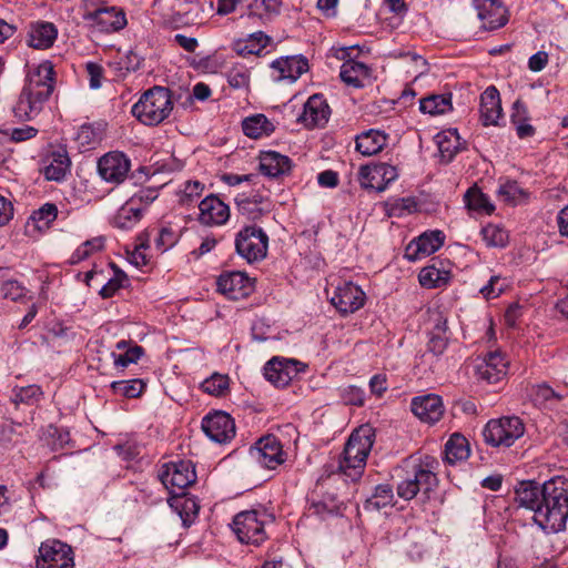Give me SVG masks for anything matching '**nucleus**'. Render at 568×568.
<instances>
[{
    "label": "nucleus",
    "mask_w": 568,
    "mask_h": 568,
    "mask_svg": "<svg viewBox=\"0 0 568 568\" xmlns=\"http://www.w3.org/2000/svg\"><path fill=\"white\" fill-rule=\"evenodd\" d=\"M387 135L378 130H368L356 138V150L363 155H374L386 144Z\"/></svg>",
    "instance_id": "nucleus-35"
},
{
    "label": "nucleus",
    "mask_w": 568,
    "mask_h": 568,
    "mask_svg": "<svg viewBox=\"0 0 568 568\" xmlns=\"http://www.w3.org/2000/svg\"><path fill=\"white\" fill-rule=\"evenodd\" d=\"M452 109V94H433L419 101V110L430 115L445 114Z\"/></svg>",
    "instance_id": "nucleus-40"
},
{
    "label": "nucleus",
    "mask_w": 568,
    "mask_h": 568,
    "mask_svg": "<svg viewBox=\"0 0 568 568\" xmlns=\"http://www.w3.org/2000/svg\"><path fill=\"white\" fill-rule=\"evenodd\" d=\"M70 164L67 151L59 149L45 159L42 171L47 180L60 182L70 171Z\"/></svg>",
    "instance_id": "nucleus-30"
},
{
    "label": "nucleus",
    "mask_w": 568,
    "mask_h": 568,
    "mask_svg": "<svg viewBox=\"0 0 568 568\" xmlns=\"http://www.w3.org/2000/svg\"><path fill=\"white\" fill-rule=\"evenodd\" d=\"M485 244L489 247H504L508 242V233L496 224H488L480 231Z\"/></svg>",
    "instance_id": "nucleus-44"
},
{
    "label": "nucleus",
    "mask_w": 568,
    "mask_h": 568,
    "mask_svg": "<svg viewBox=\"0 0 568 568\" xmlns=\"http://www.w3.org/2000/svg\"><path fill=\"white\" fill-rule=\"evenodd\" d=\"M480 121L483 125H497L503 109L498 90L490 85L480 95Z\"/></svg>",
    "instance_id": "nucleus-28"
},
{
    "label": "nucleus",
    "mask_w": 568,
    "mask_h": 568,
    "mask_svg": "<svg viewBox=\"0 0 568 568\" xmlns=\"http://www.w3.org/2000/svg\"><path fill=\"white\" fill-rule=\"evenodd\" d=\"M204 190V184L199 181H187L180 194L182 204H190L195 197H199Z\"/></svg>",
    "instance_id": "nucleus-58"
},
{
    "label": "nucleus",
    "mask_w": 568,
    "mask_h": 568,
    "mask_svg": "<svg viewBox=\"0 0 568 568\" xmlns=\"http://www.w3.org/2000/svg\"><path fill=\"white\" fill-rule=\"evenodd\" d=\"M239 3L246 4L244 16L254 22L266 23L280 13L281 0H219L217 13L226 16L233 12Z\"/></svg>",
    "instance_id": "nucleus-9"
},
{
    "label": "nucleus",
    "mask_w": 568,
    "mask_h": 568,
    "mask_svg": "<svg viewBox=\"0 0 568 568\" xmlns=\"http://www.w3.org/2000/svg\"><path fill=\"white\" fill-rule=\"evenodd\" d=\"M394 500L393 488L388 484H381L375 487L374 493L366 498L363 508L366 511H378L387 506H392Z\"/></svg>",
    "instance_id": "nucleus-39"
},
{
    "label": "nucleus",
    "mask_w": 568,
    "mask_h": 568,
    "mask_svg": "<svg viewBox=\"0 0 568 568\" xmlns=\"http://www.w3.org/2000/svg\"><path fill=\"white\" fill-rule=\"evenodd\" d=\"M445 242L442 231H429L414 239L405 248V257L410 261H419L438 251Z\"/></svg>",
    "instance_id": "nucleus-19"
},
{
    "label": "nucleus",
    "mask_w": 568,
    "mask_h": 568,
    "mask_svg": "<svg viewBox=\"0 0 568 568\" xmlns=\"http://www.w3.org/2000/svg\"><path fill=\"white\" fill-rule=\"evenodd\" d=\"M397 176L396 168L388 163L363 165L358 172L361 186L378 193L385 191L388 184L395 181Z\"/></svg>",
    "instance_id": "nucleus-13"
},
{
    "label": "nucleus",
    "mask_w": 568,
    "mask_h": 568,
    "mask_svg": "<svg viewBox=\"0 0 568 568\" xmlns=\"http://www.w3.org/2000/svg\"><path fill=\"white\" fill-rule=\"evenodd\" d=\"M331 116V108L322 94H313L304 104L302 114L297 118L305 128H323Z\"/></svg>",
    "instance_id": "nucleus-22"
},
{
    "label": "nucleus",
    "mask_w": 568,
    "mask_h": 568,
    "mask_svg": "<svg viewBox=\"0 0 568 568\" xmlns=\"http://www.w3.org/2000/svg\"><path fill=\"white\" fill-rule=\"evenodd\" d=\"M172 110L171 91L163 87H153L133 104L132 114L143 124L156 125L164 121Z\"/></svg>",
    "instance_id": "nucleus-4"
},
{
    "label": "nucleus",
    "mask_w": 568,
    "mask_h": 568,
    "mask_svg": "<svg viewBox=\"0 0 568 568\" xmlns=\"http://www.w3.org/2000/svg\"><path fill=\"white\" fill-rule=\"evenodd\" d=\"M477 17L485 30H495L508 21L506 8L497 0H475Z\"/></svg>",
    "instance_id": "nucleus-25"
},
{
    "label": "nucleus",
    "mask_w": 568,
    "mask_h": 568,
    "mask_svg": "<svg viewBox=\"0 0 568 568\" xmlns=\"http://www.w3.org/2000/svg\"><path fill=\"white\" fill-rule=\"evenodd\" d=\"M58 215V207L53 203H45L32 213V220L38 227H48Z\"/></svg>",
    "instance_id": "nucleus-50"
},
{
    "label": "nucleus",
    "mask_w": 568,
    "mask_h": 568,
    "mask_svg": "<svg viewBox=\"0 0 568 568\" xmlns=\"http://www.w3.org/2000/svg\"><path fill=\"white\" fill-rule=\"evenodd\" d=\"M271 38L263 31L254 32L235 42V50L241 55H258L270 43Z\"/></svg>",
    "instance_id": "nucleus-37"
},
{
    "label": "nucleus",
    "mask_w": 568,
    "mask_h": 568,
    "mask_svg": "<svg viewBox=\"0 0 568 568\" xmlns=\"http://www.w3.org/2000/svg\"><path fill=\"white\" fill-rule=\"evenodd\" d=\"M251 455L268 469H274L284 463L282 445L274 435H267L257 440L251 449Z\"/></svg>",
    "instance_id": "nucleus-21"
},
{
    "label": "nucleus",
    "mask_w": 568,
    "mask_h": 568,
    "mask_svg": "<svg viewBox=\"0 0 568 568\" xmlns=\"http://www.w3.org/2000/svg\"><path fill=\"white\" fill-rule=\"evenodd\" d=\"M265 513L257 510H245L237 514L232 523V529L243 544L258 546L266 539Z\"/></svg>",
    "instance_id": "nucleus-8"
},
{
    "label": "nucleus",
    "mask_w": 568,
    "mask_h": 568,
    "mask_svg": "<svg viewBox=\"0 0 568 568\" xmlns=\"http://www.w3.org/2000/svg\"><path fill=\"white\" fill-rule=\"evenodd\" d=\"M306 514L310 517L315 516L325 519L327 515L337 514V507L333 503L328 504L324 500L311 497L307 499Z\"/></svg>",
    "instance_id": "nucleus-48"
},
{
    "label": "nucleus",
    "mask_w": 568,
    "mask_h": 568,
    "mask_svg": "<svg viewBox=\"0 0 568 568\" xmlns=\"http://www.w3.org/2000/svg\"><path fill=\"white\" fill-rule=\"evenodd\" d=\"M499 196L513 205H517L528 199V193L517 182L510 181L503 184L498 191Z\"/></svg>",
    "instance_id": "nucleus-47"
},
{
    "label": "nucleus",
    "mask_w": 568,
    "mask_h": 568,
    "mask_svg": "<svg viewBox=\"0 0 568 568\" xmlns=\"http://www.w3.org/2000/svg\"><path fill=\"white\" fill-rule=\"evenodd\" d=\"M112 390L128 398L139 397L145 388L142 379L115 381L111 383Z\"/></svg>",
    "instance_id": "nucleus-45"
},
{
    "label": "nucleus",
    "mask_w": 568,
    "mask_h": 568,
    "mask_svg": "<svg viewBox=\"0 0 568 568\" xmlns=\"http://www.w3.org/2000/svg\"><path fill=\"white\" fill-rule=\"evenodd\" d=\"M85 70L89 75L90 88L99 89L101 87V80L103 77V68L95 62H88L85 65Z\"/></svg>",
    "instance_id": "nucleus-62"
},
{
    "label": "nucleus",
    "mask_w": 568,
    "mask_h": 568,
    "mask_svg": "<svg viewBox=\"0 0 568 568\" xmlns=\"http://www.w3.org/2000/svg\"><path fill=\"white\" fill-rule=\"evenodd\" d=\"M54 89V70L50 61L38 64L28 74L17 102L12 108L20 121H31L43 110Z\"/></svg>",
    "instance_id": "nucleus-1"
},
{
    "label": "nucleus",
    "mask_w": 568,
    "mask_h": 568,
    "mask_svg": "<svg viewBox=\"0 0 568 568\" xmlns=\"http://www.w3.org/2000/svg\"><path fill=\"white\" fill-rule=\"evenodd\" d=\"M339 77L347 85L362 88L369 80L371 69L363 62L347 60L341 67Z\"/></svg>",
    "instance_id": "nucleus-31"
},
{
    "label": "nucleus",
    "mask_w": 568,
    "mask_h": 568,
    "mask_svg": "<svg viewBox=\"0 0 568 568\" xmlns=\"http://www.w3.org/2000/svg\"><path fill=\"white\" fill-rule=\"evenodd\" d=\"M43 396V392L38 385H28L16 387L12 390V402L14 404L37 405Z\"/></svg>",
    "instance_id": "nucleus-43"
},
{
    "label": "nucleus",
    "mask_w": 568,
    "mask_h": 568,
    "mask_svg": "<svg viewBox=\"0 0 568 568\" xmlns=\"http://www.w3.org/2000/svg\"><path fill=\"white\" fill-rule=\"evenodd\" d=\"M544 495V484L540 486L535 480L520 481L515 488V501L520 507H525L534 511L535 520L536 510L541 507V498Z\"/></svg>",
    "instance_id": "nucleus-27"
},
{
    "label": "nucleus",
    "mask_w": 568,
    "mask_h": 568,
    "mask_svg": "<svg viewBox=\"0 0 568 568\" xmlns=\"http://www.w3.org/2000/svg\"><path fill=\"white\" fill-rule=\"evenodd\" d=\"M142 62L143 58L141 55H139L133 50H129L121 55L119 65L120 69L125 70L128 72H132L140 69Z\"/></svg>",
    "instance_id": "nucleus-59"
},
{
    "label": "nucleus",
    "mask_w": 568,
    "mask_h": 568,
    "mask_svg": "<svg viewBox=\"0 0 568 568\" xmlns=\"http://www.w3.org/2000/svg\"><path fill=\"white\" fill-rule=\"evenodd\" d=\"M216 285L220 293L234 301L247 297L254 290L252 280L243 272L221 274Z\"/></svg>",
    "instance_id": "nucleus-18"
},
{
    "label": "nucleus",
    "mask_w": 568,
    "mask_h": 568,
    "mask_svg": "<svg viewBox=\"0 0 568 568\" xmlns=\"http://www.w3.org/2000/svg\"><path fill=\"white\" fill-rule=\"evenodd\" d=\"M83 19L94 30L102 33L118 32L128 24L126 14L122 8L99 7L84 13Z\"/></svg>",
    "instance_id": "nucleus-11"
},
{
    "label": "nucleus",
    "mask_w": 568,
    "mask_h": 568,
    "mask_svg": "<svg viewBox=\"0 0 568 568\" xmlns=\"http://www.w3.org/2000/svg\"><path fill=\"white\" fill-rule=\"evenodd\" d=\"M143 207L136 205V200H129L122 205L112 220L114 227L122 231L132 230L142 219Z\"/></svg>",
    "instance_id": "nucleus-32"
},
{
    "label": "nucleus",
    "mask_w": 568,
    "mask_h": 568,
    "mask_svg": "<svg viewBox=\"0 0 568 568\" xmlns=\"http://www.w3.org/2000/svg\"><path fill=\"white\" fill-rule=\"evenodd\" d=\"M113 275L101 287L99 294L102 298L112 297L128 282L126 274L121 271L114 263H111Z\"/></svg>",
    "instance_id": "nucleus-46"
},
{
    "label": "nucleus",
    "mask_w": 568,
    "mask_h": 568,
    "mask_svg": "<svg viewBox=\"0 0 568 568\" xmlns=\"http://www.w3.org/2000/svg\"><path fill=\"white\" fill-rule=\"evenodd\" d=\"M199 211V221L207 226L223 225L230 219V207L214 194L200 202Z\"/></svg>",
    "instance_id": "nucleus-26"
},
{
    "label": "nucleus",
    "mask_w": 568,
    "mask_h": 568,
    "mask_svg": "<svg viewBox=\"0 0 568 568\" xmlns=\"http://www.w3.org/2000/svg\"><path fill=\"white\" fill-rule=\"evenodd\" d=\"M449 277L450 273L448 271L429 265L419 272L418 281L423 287L434 288L446 285Z\"/></svg>",
    "instance_id": "nucleus-41"
},
{
    "label": "nucleus",
    "mask_w": 568,
    "mask_h": 568,
    "mask_svg": "<svg viewBox=\"0 0 568 568\" xmlns=\"http://www.w3.org/2000/svg\"><path fill=\"white\" fill-rule=\"evenodd\" d=\"M3 135L9 136L12 142H23L34 138L38 134V129L30 125L21 128L8 129L1 132Z\"/></svg>",
    "instance_id": "nucleus-57"
},
{
    "label": "nucleus",
    "mask_w": 568,
    "mask_h": 568,
    "mask_svg": "<svg viewBox=\"0 0 568 568\" xmlns=\"http://www.w3.org/2000/svg\"><path fill=\"white\" fill-rule=\"evenodd\" d=\"M434 459L413 460L405 467L402 480L397 485V495L410 500L418 493L428 494L437 485V476L433 470Z\"/></svg>",
    "instance_id": "nucleus-5"
},
{
    "label": "nucleus",
    "mask_w": 568,
    "mask_h": 568,
    "mask_svg": "<svg viewBox=\"0 0 568 568\" xmlns=\"http://www.w3.org/2000/svg\"><path fill=\"white\" fill-rule=\"evenodd\" d=\"M410 409L422 422L427 424L437 423L444 414L442 397L436 394H425L412 399Z\"/></svg>",
    "instance_id": "nucleus-23"
},
{
    "label": "nucleus",
    "mask_w": 568,
    "mask_h": 568,
    "mask_svg": "<svg viewBox=\"0 0 568 568\" xmlns=\"http://www.w3.org/2000/svg\"><path fill=\"white\" fill-rule=\"evenodd\" d=\"M507 287L505 278L500 276H491L488 283L480 288V293L487 300L498 297Z\"/></svg>",
    "instance_id": "nucleus-55"
},
{
    "label": "nucleus",
    "mask_w": 568,
    "mask_h": 568,
    "mask_svg": "<svg viewBox=\"0 0 568 568\" xmlns=\"http://www.w3.org/2000/svg\"><path fill=\"white\" fill-rule=\"evenodd\" d=\"M239 212L246 216L248 220H257L265 213L271 211L270 207L258 206L254 202L245 201L243 199H236Z\"/></svg>",
    "instance_id": "nucleus-53"
},
{
    "label": "nucleus",
    "mask_w": 568,
    "mask_h": 568,
    "mask_svg": "<svg viewBox=\"0 0 568 568\" xmlns=\"http://www.w3.org/2000/svg\"><path fill=\"white\" fill-rule=\"evenodd\" d=\"M556 221L559 234L568 237V204L557 213Z\"/></svg>",
    "instance_id": "nucleus-64"
},
{
    "label": "nucleus",
    "mask_w": 568,
    "mask_h": 568,
    "mask_svg": "<svg viewBox=\"0 0 568 568\" xmlns=\"http://www.w3.org/2000/svg\"><path fill=\"white\" fill-rule=\"evenodd\" d=\"M305 368L306 365L296 359L273 357L264 366V376L274 386L285 387Z\"/></svg>",
    "instance_id": "nucleus-14"
},
{
    "label": "nucleus",
    "mask_w": 568,
    "mask_h": 568,
    "mask_svg": "<svg viewBox=\"0 0 568 568\" xmlns=\"http://www.w3.org/2000/svg\"><path fill=\"white\" fill-rule=\"evenodd\" d=\"M38 568H74L73 554L67 544L52 539L41 544Z\"/></svg>",
    "instance_id": "nucleus-12"
},
{
    "label": "nucleus",
    "mask_w": 568,
    "mask_h": 568,
    "mask_svg": "<svg viewBox=\"0 0 568 568\" xmlns=\"http://www.w3.org/2000/svg\"><path fill=\"white\" fill-rule=\"evenodd\" d=\"M508 365V361L499 351L489 352L478 359L475 374L478 379L496 384L507 375Z\"/></svg>",
    "instance_id": "nucleus-17"
},
{
    "label": "nucleus",
    "mask_w": 568,
    "mask_h": 568,
    "mask_svg": "<svg viewBox=\"0 0 568 568\" xmlns=\"http://www.w3.org/2000/svg\"><path fill=\"white\" fill-rule=\"evenodd\" d=\"M57 36L58 30L53 23L40 21L30 29L29 44L36 49H48L54 43Z\"/></svg>",
    "instance_id": "nucleus-33"
},
{
    "label": "nucleus",
    "mask_w": 568,
    "mask_h": 568,
    "mask_svg": "<svg viewBox=\"0 0 568 568\" xmlns=\"http://www.w3.org/2000/svg\"><path fill=\"white\" fill-rule=\"evenodd\" d=\"M205 435L216 443H226L235 436V425L232 417L224 412L205 416L202 420Z\"/></svg>",
    "instance_id": "nucleus-20"
},
{
    "label": "nucleus",
    "mask_w": 568,
    "mask_h": 568,
    "mask_svg": "<svg viewBox=\"0 0 568 568\" xmlns=\"http://www.w3.org/2000/svg\"><path fill=\"white\" fill-rule=\"evenodd\" d=\"M292 170V161L288 156L275 151H267L260 156V171L268 178L287 175Z\"/></svg>",
    "instance_id": "nucleus-29"
},
{
    "label": "nucleus",
    "mask_w": 568,
    "mask_h": 568,
    "mask_svg": "<svg viewBox=\"0 0 568 568\" xmlns=\"http://www.w3.org/2000/svg\"><path fill=\"white\" fill-rule=\"evenodd\" d=\"M159 479L172 494L183 490L195 483L196 473L191 460H178L164 464L159 471ZM179 493H176L178 495Z\"/></svg>",
    "instance_id": "nucleus-10"
},
{
    "label": "nucleus",
    "mask_w": 568,
    "mask_h": 568,
    "mask_svg": "<svg viewBox=\"0 0 568 568\" xmlns=\"http://www.w3.org/2000/svg\"><path fill=\"white\" fill-rule=\"evenodd\" d=\"M143 353V348L139 345H134L133 347L128 348L123 354L116 355L113 353L112 355L114 357V365L116 367L124 368L132 363H136Z\"/></svg>",
    "instance_id": "nucleus-54"
},
{
    "label": "nucleus",
    "mask_w": 568,
    "mask_h": 568,
    "mask_svg": "<svg viewBox=\"0 0 568 568\" xmlns=\"http://www.w3.org/2000/svg\"><path fill=\"white\" fill-rule=\"evenodd\" d=\"M365 293L352 282H344L336 286L331 303L341 314H351L364 306Z\"/></svg>",
    "instance_id": "nucleus-16"
},
{
    "label": "nucleus",
    "mask_w": 568,
    "mask_h": 568,
    "mask_svg": "<svg viewBox=\"0 0 568 568\" xmlns=\"http://www.w3.org/2000/svg\"><path fill=\"white\" fill-rule=\"evenodd\" d=\"M374 444V432L368 426L355 429L338 462V470L352 481L359 479L366 466V459Z\"/></svg>",
    "instance_id": "nucleus-3"
},
{
    "label": "nucleus",
    "mask_w": 568,
    "mask_h": 568,
    "mask_svg": "<svg viewBox=\"0 0 568 568\" xmlns=\"http://www.w3.org/2000/svg\"><path fill=\"white\" fill-rule=\"evenodd\" d=\"M540 503L535 523L546 532L564 530L568 519V477L558 475L546 480Z\"/></svg>",
    "instance_id": "nucleus-2"
},
{
    "label": "nucleus",
    "mask_w": 568,
    "mask_h": 568,
    "mask_svg": "<svg viewBox=\"0 0 568 568\" xmlns=\"http://www.w3.org/2000/svg\"><path fill=\"white\" fill-rule=\"evenodd\" d=\"M2 295L11 301H18L24 295V287L17 281H7L1 287Z\"/></svg>",
    "instance_id": "nucleus-60"
},
{
    "label": "nucleus",
    "mask_w": 568,
    "mask_h": 568,
    "mask_svg": "<svg viewBox=\"0 0 568 568\" xmlns=\"http://www.w3.org/2000/svg\"><path fill=\"white\" fill-rule=\"evenodd\" d=\"M242 130L251 139H261L271 135L275 126L264 114H254L243 120Z\"/></svg>",
    "instance_id": "nucleus-34"
},
{
    "label": "nucleus",
    "mask_w": 568,
    "mask_h": 568,
    "mask_svg": "<svg viewBox=\"0 0 568 568\" xmlns=\"http://www.w3.org/2000/svg\"><path fill=\"white\" fill-rule=\"evenodd\" d=\"M445 459L455 465L469 457L470 449L467 439L460 434H453L445 444Z\"/></svg>",
    "instance_id": "nucleus-36"
},
{
    "label": "nucleus",
    "mask_w": 568,
    "mask_h": 568,
    "mask_svg": "<svg viewBox=\"0 0 568 568\" xmlns=\"http://www.w3.org/2000/svg\"><path fill=\"white\" fill-rule=\"evenodd\" d=\"M466 206L469 211L478 213L491 214L495 206L490 203L486 194H484L478 187L473 186L467 190L464 195Z\"/></svg>",
    "instance_id": "nucleus-42"
},
{
    "label": "nucleus",
    "mask_w": 568,
    "mask_h": 568,
    "mask_svg": "<svg viewBox=\"0 0 568 568\" xmlns=\"http://www.w3.org/2000/svg\"><path fill=\"white\" fill-rule=\"evenodd\" d=\"M227 82L233 89H243L248 85L250 72L244 65L233 67L226 74Z\"/></svg>",
    "instance_id": "nucleus-52"
},
{
    "label": "nucleus",
    "mask_w": 568,
    "mask_h": 568,
    "mask_svg": "<svg viewBox=\"0 0 568 568\" xmlns=\"http://www.w3.org/2000/svg\"><path fill=\"white\" fill-rule=\"evenodd\" d=\"M448 344L447 335L430 333V338L428 341V351L435 355H442Z\"/></svg>",
    "instance_id": "nucleus-63"
},
{
    "label": "nucleus",
    "mask_w": 568,
    "mask_h": 568,
    "mask_svg": "<svg viewBox=\"0 0 568 568\" xmlns=\"http://www.w3.org/2000/svg\"><path fill=\"white\" fill-rule=\"evenodd\" d=\"M179 241V235L168 226H164L158 231L154 239L155 247L159 252L164 253L169 248L173 247Z\"/></svg>",
    "instance_id": "nucleus-51"
},
{
    "label": "nucleus",
    "mask_w": 568,
    "mask_h": 568,
    "mask_svg": "<svg viewBox=\"0 0 568 568\" xmlns=\"http://www.w3.org/2000/svg\"><path fill=\"white\" fill-rule=\"evenodd\" d=\"M531 397L537 405H542L552 399L559 400L561 398V396L547 384L534 386Z\"/></svg>",
    "instance_id": "nucleus-56"
},
{
    "label": "nucleus",
    "mask_w": 568,
    "mask_h": 568,
    "mask_svg": "<svg viewBox=\"0 0 568 568\" xmlns=\"http://www.w3.org/2000/svg\"><path fill=\"white\" fill-rule=\"evenodd\" d=\"M442 160L450 162L460 148V140L457 130L443 131L435 136Z\"/></svg>",
    "instance_id": "nucleus-38"
},
{
    "label": "nucleus",
    "mask_w": 568,
    "mask_h": 568,
    "mask_svg": "<svg viewBox=\"0 0 568 568\" xmlns=\"http://www.w3.org/2000/svg\"><path fill=\"white\" fill-rule=\"evenodd\" d=\"M203 392L213 395L222 396L229 389V377L222 374H213L206 378L201 385Z\"/></svg>",
    "instance_id": "nucleus-49"
},
{
    "label": "nucleus",
    "mask_w": 568,
    "mask_h": 568,
    "mask_svg": "<svg viewBox=\"0 0 568 568\" xmlns=\"http://www.w3.org/2000/svg\"><path fill=\"white\" fill-rule=\"evenodd\" d=\"M131 170L130 159L122 152L113 151L98 161V173L108 183H122Z\"/></svg>",
    "instance_id": "nucleus-15"
},
{
    "label": "nucleus",
    "mask_w": 568,
    "mask_h": 568,
    "mask_svg": "<svg viewBox=\"0 0 568 568\" xmlns=\"http://www.w3.org/2000/svg\"><path fill=\"white\" fill-rule=\"evenodd\" d=\"M159 196V190L155 187H145L135 193L130 200H136V205L143 210Z\"/></svg>",
    "instance_id": "nucleus-61"
},
{
    "label": "nucleus",
    "mask_w": 568,
    "mask_h": 568,
    "mask_svg": "<svg viewBox=\"0 0 568 568\" xmlns=\"http://www.w3.org/2000/svg\"><path fill=\"white\" fill-rule=\"evenodd\" d=\"M267 234L255 225L243 227L235 236V250L248 263L262 261L267 254Z\"/></svg>",
    "instance_id": "nucleus-7"
},
{
    "label": "nucleus",
    "mask_w": 568,
    "mask_h": 568,
    "mask_svg": "<svg viewBox=\"0 0 568 568\" xmlns=\"http://www.w3.org/2000/svg\"><path fill=\"white\" fill-rule=\"evenodd\" d=\"M274 81L295 82L308 69L307 60L300 55L282 57L271 64Z\"/></svg>",
    "instance_id": "nucleus-24"
},
{
    "label": "nucleus",
    "mask_w": 568,
    "mask_h": 568,
    "mask_svg": "<svg viewBox=\"0 0 568 568\" xmlns=\"http://www.w3.org/2000/svg\"><path fill=\"white\" fill-rule=\"evenodd\" d=\"M525 434V425L519 417L504 416L490 419L483 429L485 443L497 448H508Z\"/></svg>",
    "instance_id": "nucleus-6"
}]
</instances>
